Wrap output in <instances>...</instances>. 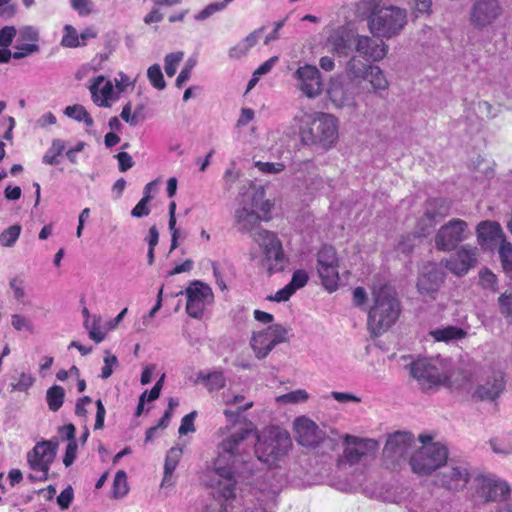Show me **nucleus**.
I'll use <instances>...</instances> for the list:
<instances>
[{
	"label": "nucleus",
	"instance_id": "1",
	"mask_svg": "<svg viewBox=\"0 0 512 512\" xmlns=\"http://www.w3.org/2000/svg\"><path fill=\"white\" fill-rule=\"evenodd\" d=\"M374 305L368 313V329L373 336H379L395 324L401 308L396 292L388 285L373 291Z\"/></svg>",
	"mask_w": 512,
	"mask_h": 512
},
{
	"label": "nucleus",
	"instance_id": "2",
	"mask_svg": "<svg viewBox=\"0 0 512 512\" xmlns=\"http://www.w3.org/2000/svg\"><path fill=\"white\" fill-rule=\"evenodd\" d=\"M292 447L290 434L278 427L268 426L257 434L255 454L268 467H276Z\"/></svg>",
	"mask_w": 512,
	"mask_h": 512
},
{
	"label": "nucleus",
	"instance_id": "3",
	"mask_svg": "<svg viewBox=\"0 0 512 512\" xmlns=\"http://www.w3.org/2000/svg\"><path fill=\"white\" fill-rule=\"evenodd\" d=\"M299 137L303 145L328 150L338 139L337 119L326 113H319L316 117L308 116L300 127Z\"/></svg>",
	"mask_w": 512,
	"mask_h": 512
},
{
	"label": "nucleus",
	"instance_id": "4",
	"mask_svg": "<svg viewBox=\"0 0 512 512\" xmlns=\"http://www.w3.org/2000/svg\"><path fill=\"white\" fill-rule=\"evenodd\" d=\"M410 374L423 392L429 393L441 387H450V374L440 358H419L410 366Z\"/></svg>",
	"mask_w": 512,
	"mask_h": 512
},
{
	"label": "nucleus",
	"instance_id": "5",
	"mask_svg": "<svg viewBox=\"0 0 512 512\" xmlns=\"http://www.w3.org/2000/svg\"><path fill=\"white\" fill-rule=\"evenodd\" d=\"M252 239L263 253V261L267 266L268 273L271 275L283 271L287 258L277 234L266 229H259L252 234Z\"/></svg>",
	"mask_w": 512,
	"mask_h": 512
},
{
	"label": "nucleus",
	"instance_id": "6",
	"mask_svg": "<svg viewBox=\"0 0 512 512\" xmlns=\"http://www.w3.org/2000/svg\"><path fill=\"white\" fill-rule=\"evenodd\" d=\"M406 24V12L396 7L374 11L369 19V29L377 37H392Z\"/></svg>",
	"mask_w": 512,
	"mask_h": 512
},
{
	"label": "nucleus",
	"instance_id": "7",
	"mask_svg": "<svg viewBox=\"0 0 512 512\" xmlns=\"http://www.w3.org/2000/svg\"><path fill=\"white\" fill-rule=\"evenodd\" d=\"M448 458V451L440 444L423 445L410 458V465L414 473L429 475L442 465Z\"/></svg>",
	"mask_w": 512,
	"mask_h": 512
},
{
	"label": "nucleus",
	"instance_id": "8",
	"mask_svg": "<svg viewBox=\"0 0 512 512\" xmlns=\"http://www.w3.org/2000/svg\"><path fill=\"white\" fill-rule=\"evenodd\" d=\"M339 257L331 245H323L317 253V272L323 285L330 292L338 288Z\"/></svg>",
	"mask_w": 512,
	"mask_h": 512
},
{
	"label": "nucleus",
	"instance_id": "9",
	"mask_svg": "<svg viewBox=\"0 0 512 512\" xmlns=\"http://www.w3.org/2000/svg\"><path fill=\"white\" fill-rule=\"evenodd\" d=\"M451 202L445 198H429L425 202L424 213L417 221L416 234L419 237H426L435 228L440 219L447 217L450 213Z\"/></svg>",
	"mask_w": 512,
	"mask_h": 512
},
{
	"label": "nucleus",
	"instance_id": "10",
	"mask_svg": "<svg viewBox=\"0 0 512 512\" xmlns=\"http://www.w3.org/2000/svg\"><path fill=\"white\" fill-rule=\"evenodd\" d=\"M287 341V330L280 324H273L258 332H254L250 341L251 348L257 359H264L279 343Z\"/></svg>",
	"mask_w": 512,
	"mask_h": 512
},
{
	"label": "nucleus",
	"instance_id": "11",
	"mask_svg": "<svg viewBox=\"0 0 512 512\" xmlns=\"http://www.w3.org/2000/svg\"><path fill=\"white\" fill-rule=\"evenodd\" d=\"M468 234L467 222L459 218H453L437 231L434 239L435 246L439 251H452L467 238Z\"/></svg>",
	"mask_w": 512,
	"mask_h": 512
},
{
	"label": "nucleus",
	"instance_id": "12",
	"mask_svg": "<svg viewBox=\"0 0 512 512\" xmlns=\"http://www.w3.org/2000/svg\"><path fill=\"white\" fill-rule=\"evenodd\" d=\"M187 297L186 312L195 319H201L205 308L214 300L211 287L201 281L195 280L185 289Z\"/></svg>",
	"mask_w": 512,
	"mask_h": 512
},
{
	"label": "nucleus",
	"instance_id": "13",
	"mask_svg": "<svg viewBox=\"0 0 512 512\" xmlns=\"http://www.w3.org/2000/svg\"><path fill=\"white\" fill-rule=\"evenodd\" d=\"M58 444L51 440L38 442L27 454V462L33 471L41 472L40 481L48 479L50 466L56 456Z\"/></svg>",
	"mask_w": 512,
	"mask_h": 512
},
{
	"label": "nucleus",
	"instance_id": "14",
	"mask_svg": "<svg viewBox=\"0 0 512 512\" xmlns=\"http://www.w3.org/2000/svg\"><path fill=\"white\" fill-rule=\"evenodd\" d=\"M502 12L499 0H476L470 10V23L477 29H483L492 25Z\"/></svg>",
	"mask_w": 512,
	"mask_h": 512
},
{
	"label": "nucleus",
	"instance_id": "15",
	"mask_svg": "<svg viewBox=\"0 0 512 512\" xmlns=\"http://www.w3.org/2000/svg\"><path fill=\"white\" fill-rule=\"evenodd\" d=\"M300 90L309 98L318 96L323 89L321 74L316 66L304 65L295 72Z\"/></svg>",
	"mask_w": 512,
	"mask_h": 512
},
{
	"label": "nucleus",
	"instance_id": "16",
	"mask_svg": "<svg viewBox=\"0 0 512 512\" xmlns=\"http://www.w3.org/2000/svg\"><path fill=\"white\" fill-rule=\"evenodd\" d=\"M477 262V247H461L446 262V267L455 275H465Z\"/></svg>",
	"mask_w": 512,
	"mask_h": 512
},
{
	"label": "nucleus",
	"instance_id": "17",
	"mask_svg": "<svg viewBox=\"0 0 512 512\" xmlns=\"http://www.w3.org/2000/svg\"><path fill=\"white\" fill-rule=\"evenodd\" d=\"M297 442L306 447H315L323 439V432L317 424L306 417H299L294 422Z\"/></svg>",
	"mask_w": 512,
	"mask_h": 512
},
{
	"label": "nucleus",
	"instance_id": "18",
	"mask_svg": "<svg viewBox=\"0 0 512 512\" xmlns=\"http://www.w3.org/2000/svg\"><path fill=\"white\" fill-rule=\"evenodd\" d=\"M414 443V437L409 432L397 431L390 435L384 453L389 457L402 458L406 456Z\"/></svg>",
	"mask_w": 512,
	"mask_h": 512
},
{
	"label": "nucleus",
	"instance_id": "19",
	"mask_svg": "<svg viewBox=\"0 0 512 512\" xmlns=\"http://www.w3.org/2000/svg\"><path fill=\"white\" fill-rule=\"evenodd\" d=\"M253 432V428L241 427L230 433L218 445L223 454L231 457L241 455L245 440Z\"/></svg>",
	"mask_w": 512,
	"mask_h": 512
},
{
	"label": "nucleus",
	"instance_id": "20",
	"mask_svg": "<svg viewBox=\"0 0 512 512\" xmlns=\"http://www.w3.org/2000/svg\"><path fill=\"white\" fill-rule=\"evenodd\" d=\"M356 51L368 60L380 61L387 54V46L382 40H375L368 36H358Z\"/></svg>",
	"mask_w": 512,
	"mask_h": 512
},
{
	"label": "nucleus",
	"instance_id": "21",
	"mask_svg": "<svg viewBox=\"0 0 512 512\" xmlns=\"http://www.w3.org/2000/svg\"><path fill=\"white\" fill-rule=\"evenodd\" d=\"M215 472L223 481H219L218 490L220 496L226 500L235 498L234 471L232 466H221V459L215 461Z\"/></svg>",
	"mask_w": 512,
	"mask_h": 512
},
{
	"label": "nucleus",
	"instance_id": "22",
	"mask_svg": "<svg viewBox=\"0 0 512 512\" xmlns=\"http://www.w3.org/2000/svg\"><path fill=\"white\" fill-rule=\"evenodd\" d=\"M90 92L93 101L102 107H108L109 101L113 99L114 88L111 81H105L104 76L95 77L90 85Z\"/></svg>",
	"mask_w": 512,
	"mask_h": 512
},
{
	"label": "nucleus",
	"instance_id": "23",
	"mask_svg": "<svg viewBox=\"0 0 512 512\" xmlns=\"http://www.w3.org/2000/svg\"><path fill=\"white\" fill-rule=\"evenodd\" d=\"M469 481V473L466 468L452 467L448 472L443 473L440 478V485L448 490L463 489Z\"/></svg>",
	"mask_w": 512,
	"mask_h": 512
},
{
	"label": "nucleus",
	"instance_id": "24",
	"mask_svg": "<svg viewBox=\"0 0 512 512\" xmlns=\"http://www.w3.org/2000/svg\"><path fill=\"white\" fill-rule=\"evenodd\" d=\"M263 221L261 216L253 210L246 207L240 208L235 212V222L239 225V231L247 232L252 237L260 228V223Z\"/></svg>",
	"mask_w": 512,
	"mask_h": 512
},
{
	"label": "nucleus",
	"instance_id": "25",
	"mask_svg": "<svg viewBox=\"0 0 512 512\" xmlns=\"http://www.w3.org/2000/svg\"><path fill=\"white\" fill-rule=\"evenodd\" d=\"M505 382L502 374L495 375L492 381H487L483 385H479L473 397L477 400H495L504 390Z\"/></svg>",
	"mask_w": 512,
	"mask_h": 512
},
{
	"label": "nucleus",
	"instance_id": "26",
	"mask_svg": "<svg viewBox=\"0 0 512 512\" xmlns=\"http://www.w3.org/2000/svg\"><path fill=\"white\" fill-rule=\"evenodd\" d=\"M481 490L482 496L487 502L503 501L510 493V488L504 481H487L483 484Z\"/></svg>",
	"mask_w": 512,
	"mask_h": 512
},
{
	"label": "nucleus",
	"instance_id": "27",
	"mask_svg": "<svg viewBox=\"0 0 512 512\" xmlns=\"http://www.w3.org/2000/svg\"><path fill=\"white\" fill-rule=\"evenodd\" d=\"M442 281L441 275L437 272L423 274L417 282L418 291L424 296L435 299Z\"/></svg>",
	"mask_w": 512,
	"mask_h": 512
},
{
	"label": "nucleus",
	"instance_id": "28",
	"mask_svg": "<svg viewBox=\"0 0 512 512\" xmlns=\"http://www.w3.org/2000/svg\"><path fill=\"white\" fill-rule=\"evenodd\" d=\"M477 236L483 241H503L504 233L499 223L494 221H482L477 226Z\"/></svg>",
	"mask_w": 512,
	"mask_h": 512
},
{
	"label": "nucleus",
	"instance_id": "29",
	"mask_svg": "<svg viewBox=\"0 0 512 512\" xmlns=\"http://www.w3.org/2000/svg\"><path fill=\"white\" fill-rule=\"evenodd\" d=\"M377 446V442L374 440H361L356 443L353 447H347L344 450V458L349 464H355L360 461V459L366 455V450L368 448L375 449Z\"/></svg>",
	"mask_w": 512,
	"mask_h": 512
},
{
	"label": "nucleus",
	"instance_id": "30",
	"mask_svg": "<svg viewBox=\"0 0 512 512\" xmlns=\"http://www.w3.org/2000/svg\"><path fill=\"white\" fill-rule=\"evenodd\" d=\"M430 335L437 342H449L452 340H460V339L465 338L467 335V332L460 327L449 325V326L431 331Z\"/></svg>",
	"mask_w": 512,
	"mask_h": 512
},
{
	"label": "nucleus",
	"instance_id": "31",
	"mask_svg": "<svg viewBox=\"0 0 512 512\" xmlns=\"http://www.w3.org/2000/svg\"><path fill=\"white\" fill-rule=\"evenodd\" d=\"M369 66L370 65H366L359 58L352 57L347 63V75L353 81L365 80L368 78Z\"/></svg>",
	"mask_w": 512,
	"mask_h": 512
},
{
	"label": "nucleus",
	"instance_id": "32",
	"mask_svg": "<svg viewBox=\"0 0 512 512\" xmlns=\"http://www.w3.org/2000/svg\"><path fill=\"white\" fill-rule=\"evenodd\" d=\"M264 30L263 27L250 33L242 43L232 47L229 51L230 57L239 58L245 55L258 41V33Z\"/></svg>",
	"mask_w": 512,
	"mask_h": 512
},
{
	"label": "nucleus",
	"instance_id": "33",
	"mask_svg": "<svg viewBox=\"0 0 512 512\" xmlns=\"http://www.w3.org/2000/svg\"><path fill=\"white\" fill-rule=\"evenodd\" d=\"M181 454H182V450L178 449V448H171L167 452V455L165 458V463H164V477H163L162 485H164L171 479L172 474L179 463Z\"/></svg>",
	"mask_w": 512,
	"mask_h": 512
},
{
	"label": "nucleus",
	"instance_id": "34",
	"mask_svg": "<svg viewBox=\"0 0 512 512\" xmlns=\"http://www.w3.org/2000/svg\"><path fill=\"white\" fill-rule=\"evenodd\" d=\"M64 114L77 122H84L87 127H92L94 125L93 118L85 109V107L80 104L67 106L65 108Z\"/></svg>",
	"mask_w": 512,
	"mask_h": 512
},
{
	"label": "nucleus",
	"instance_id": "35",
	"mask_svg": "<svg viewBox=\"0 0 512 512\" xmlns=\"http://www.w3.org/2000/svg\"><path fill=\"white\" fill-rule=\"evenodd\" d=\"M65 390L59 385H54L47 390L46 400L49 409L53 412L58 411L64 402Z\"/></svg>",
	"mask_w": 512,
	"mask_h": 512
},
{
	"label": "nucleus",
	"instance_id": "36",
	"mask_svg": "<svg viewBox=\"0 0 512 512\" xmlns=\"http://www.w3.org/2000/svg\"><path fill=\"white\" fill-rule=\"evenodd\" d=\"M374 91L386 90L388 88V81L383 71L378 66H369L368 78H366Z\"/></svg>",
	"mask_w": 512,
	"mask_h": 512
},
{
	"label": "nucleus",
	"instance_id": "37",
	"mask_svg": "<svg viewBox=\"0 0 512 512\" xmlns=\"http://www.w3.org/2000/svg\"><path fill=\"white\" fill-rule=\"evenodd\" d=\"M129 491L127 475L123 470H119L113 480L112 495L114 498H121Z\"/></svg>",
	"mask_w": 512,
	"mask_h": 512
},
{
	"label": "nucleus",
	"instance_id": "38",
	"mask_svg": "<svg viewBox=\"0 0 512 512\" xmlns=\"http://www.w3.org/2000/svg\"><path fill=\"white\" fill-rule=\"evenodd\" d=\"M65 149V144L60 139H54L51 147L47 150V153L43 157V162L48 165L57 164V157L60 156Z\"/></svg>",
	"mask_w": 512,
	"mask_h": 512
},
{
	"label": "nucleus",
	"instance_id": "39",
	"mask_svg": "<svg viewBox=\"0 0 512 512\" xmlns=\"http://www.w3.org/2000/svg\"><path fill=\"white\" fill-rule=\"evenodd\" d=\"M202 380L208 390H220L225 386L226 380L223 372L215 371L202 377Z\"/></svg>",
	"mask_w": 512,
	"mask_h": 512
},
{
	"label": "nucleus",
	"instance_id": "40",
	"mask_svg": "<svg viewBox=\"0 0 512 512\" xmlns=\"http://www.w3.org/2000/svg\"><path fill=\"white\" fill-rule=\"evenodd\" d=\"M64 34L61 39V45L66 48H77L79 47V34L75 27L72 25L64 26Z\"/></svg>",
	"mask_w": 512,
	"mask_h": 512
},
{
	"label": "nucleus",
	"instance_id": "41",
	"mask_svg": "<svg viewBox=\"0 0 512 512\" xmlns=\"http://www.w3.org/2000/svg\"><path fill=\"white\" fill-rule=\"evenodd\" d=\"M147 76L152 86L158 90H163L166 86V82L163 77V73L160 65L154 64L148 68Z\"/></svg>",
	"mask_w": 512,
	"mask_h": 512
},
{
	"label": "nucleus",
	"instance_id": "42",
	"mask_svg": "<svg viewBox=\"0 0 512 512\" xmlns=\"http://www.w3.org/2000/svg\"><path fill=\"white\" fill-rule=\"evenodd\" d=\"M499 256L503 269L506 272H512V244L503 240L499 247Z\"/></svg>",
	"mask_w": 512,
	"mask_h": 512
},
{
	"label": "nucleus",
	"instance_id": "43",
	"mask_svg": "<svg viewBox=\"0 0 512 512\" xmlns=\"http://www.w3.org/2000/svg\"><path fill=\"white\" fill-rule=\"evenodd\" d=\"M20 232V225L16 224L8 227L0 234V243L6 247L12 246L19 238Z\"/></svg>",
	"mask_w": 512,
	"mask_h": 512
},
{
	"label": "nucleus",
	"instance_id": "44",
	"mask_svg": "<svg viewBox=\"0 0 512 512\" xmlns=\"http://www.w3.org/2000/svg\"><path fill=\"white\" fill-rule=\"evenodd\" d=\"M183 59L182 52L169 53L165 56V72L168 77H173L177 71L179 63Z\"/></svg>",
	"mask_w": 512,
	"mask_h": 512
},
{
	"label": "nucleus",
	"instance_id": "45",
	"mask_svg": "<svg viewBox=\"0 0 512 512\" xmlns=\"http://www.w3.org/2000/svg\"><path fill=\"white\" fill-rule=\"evenodd\" d=\"M479 283L484 289H489L492 292L497 291V277L488 269H484L480 272Z\"/></svg>",
	"mask_w": 512,
	"mask_h": 512
},
{
	"label": "nucleus",
	"instance_id": "46",
	"mask_svg": "<svg viewBox=\"0 0 512 512\" xmlns=\"http://www.w3.org/2000/svg\"><path fill=\"white\" fill-rule=\"evenodd\" d=\"M117 365V357L111 354L110 352H106V355L104 357V366L101 369V378L108 379L113 373V368L116 367Z\"/></svg>",
	"mask_w": 512,
	"mask_h": 512
},
{
	"label": "nucleus",
	"instance_id": "47",
	"mask_svg": "<svg viewBox=\"0 0 512 512\" xmlns=\"http://www.w3.org/2000/svg\"><path fill=\"white\" fill-rule=\"evenodd\" d=\"M308 274L304 270H296L291 278L288 285L296 292L298 289L304 287L308 282Z\"/></svg>",
	"mask_w": 512,
	"mask_h": 512
},
{
	"label": "nucleus",
	"instance_id": "48",
	"mask_svg": "<svg viewBox=\"0 0 512 512\" xmlns=\"http://www.w3.org/2000/svg\"><path fill=\"white\" fill-rule=\"evenodd\" d=\"M255 166L259 171L267 174H277L282 172L285 169V165L280 162L271 163V162H262L257 161Z\"/></svg>",
	"mask_w": 512,
	"mask_h": 512
},
{
	"label": "nucleus",
	"instance_id": "49",
	"mask_svg": "<svg viewBox=\"0 0 512 512\" xmlns=\"http://www.w3.org/2000/svg\"><path fill=\"white\" fill-rule=\"evenodd\" d=\"M35 379L26 373H21L17 382L12 384L14 391L25 392L33 386Z\"/></svg>",
	"mask_w": 512,
	"mask_h": 512
},
{
	"label": "nucleus",
	"instance_id": "50",
	"mask_svg": "<svg viewBox=\"0 0 512 512\" xmlns=\"http://www.w3.org/2000/svg\"><path fill=\"white\" fill-rule=\"evenodd\" d=\"M196 414H197L196 411H192L182 418L180 427L178 429V432L180 435H186L190 432L195 431L194 420H195Z\"/></svg>",
	"mask_w": 512,
	"mask_h": 512
},
{
	"label": "nucleus",
	"instance_id": "51",
	"mask_svg": "<svg viewBox=\"0 0 512 512\" xmlns=\"http://www.w3.org/2000/svg\"><path fill=\"white\" fill-rule=\"evenodd\" d=\"M498 302L501 314L505 317H512V292L503 293Z\"/></svg>",
	"mask_w": 512,
	"mask_h": 512
},
{
	"label": "nucleus",
	"instance_id": "52",
	"mask_svg": "<svg viewBox=\"0 0 512 512\" xmlns=\"http://www.w3.org/2000/svg\"><path fill=\"white\" fill-rule=\"evenodd\" d=\"M308 399V394L305 390L298 389L279 397V400H283L288 403L303 402Z\"/></svg>",
	"mask_w": 512,
	"mask_h": 512
},
{
	"label": "nucleus",
	"instance_id": "53",
	"mask_svg": "<svg viewBox=\"0 0 512 512\" xmlns=\"http://www.w3.org/2000/svg\"><path fill=\"white\" fill-rule=\"evenodd\" d=\"M16 33L14 26H5L0 29V47H8L13 42Z\"/></svg>",
	"mask_w": 512,
	"mask_h": 512
},
{
	"label": "nucleus",
	"instance_id": "54",
	"mask_svg": "<svg viewBox=\"0 0 512 512\" xmlns=\"http://www.w3.org/2000/svg\"><path fill=\"white\" fill-rule=\"evenodd\" d=\"M71 6L80 16H88L92 13L91 0H71Z\"/></svg>",
	"mask_w": 512,
	"mask_h": 512
},
{
	"label": "nucleus",
	"instance_id": "55",
	"mask_svg": "<svg viewBox=\"0 0 512 512\" xmlns=\"http://www.w3.org/2000/svg\"><path fill=\"white\" fill-rule=\"evenodd\" d=\"M147 197H142L136 206L131 210V215L135 218H141L150 214Z\"/></svg>",
	"mask_w": 512,
	"mask_h": 512
},
{
	"label": "nucleus",
	"instance_id": "56",
	"mask_svg": "<svg viewBox=\"0 0 512 512\" xmlns=\"http://www.w3.org/2000/svg\"><path fill=\"white\" fill-rule=\"evenodd\" d=\"M120 116L126 123L130 125H136L138 123V111H134L132 114V105L130 102L124 105Z\"/></svg>",
	"mask_w": 512,
	"mask_h": 512
},
{
	"label": "nucleus",
	"instance_id": "57",
	"mask_svg": "<svg viewBox=\"0 0 512 512\" xmlns=\"http://www.w3.org/2000/svg\"><path fill=\"white\" fill-rule=\"evenodd\" d=\"M223 10V5L217 3H211L207 5L203 10H201L196 16L195 19L198 21H202L213 15L214 13Z\"/></svg>",
	"mask_w": 512,
	"mask_h": 512
},
{
	"label": "nucleus",
	"instance_id": "58",
	"mask_svg": "<svg viewBox=\"0 0 512 512\" xmlns=\"http://www.w3.org/2000/svg\"><path fill=\"white\" fill-rule=\"evenodd\" d=\"M16 51L13 52L14 59L24 58L31 53L37 52L39 50V46L37 44H24L22 46H17Z\"/></svg>",
	"mask_w": 512,
	"mask_h": 512
},
{
	"label": "nucleus",
	"instance_id": "59",
	"mask_svg": "<svg viewBox=\"0 0 512 512\" xmlns=\"http://www.w3.org/2000/svg\"><path fill=\"white\" fill-rule=\"evenodd\" d=\"M73 500V490L71 487H68L61 491L59 496L57 497V503L61 509H68L71 502Z\"/></svg>",
	"mask_w": 512,
	"mask_h": 512
},
{
	"label": "nucleus",
	"instance_id": "60",
	"mask_svg": "<svg viewBox=\"0 0 512 512\" xmlns=\"http://www.w3.org/2000/svg\"><path fill=\"white\" fill-rule=\"evenodd\" d=\"M11 323H12V326L18 331L26 330V331L32 332L31 323L25 317H23L19 314H14L12 316Z\"/></svg>",
	"mask_w": 512,
	"mask_h": 512
},
{
	"label": "nucleus",
	"instance_id": "61",
	"mask_svg": "<svg viewBox=\"0 0 512 512\" xmlns=\"http://www.w3.org/2000/svg\"><path fill=\"white\" fill-rule=\"evenodd\" d=\"M77 454V443L76 441H69L66 447L65 455L63 457V463L66 467L72 465Z\"/></svg>",
	"mask_w": 512,
	"mask_h": 512
},
{
	"label": "nucleus",
	"instance_id": "62",
	"mask_svg": "<svg viewBox=\"0 0 512 512\" xmlns=\"http://www.w3.org/2000/svg\"><path fill=\"white\" fill-rule=\"evenodd\" d=\"M294 293L293 289H291L287 284L282 289L278 290L274 296H270L268 299L275 302H285L289 300Z\"/></svg>",
	"mask_w": 512,
	"mask_h": 512
},
{
	"label": "nucleus",
	"instance_id": "63",
	"mask_svg": "<svg viewBox=\"0 0 512 512\" xmlns=\"http://www.w3.org/2000/svg\"><path fill=\"white\" fill-rule=\"evenodd\" d=\"M119 163V170L125 172L133 166V160L129 153L122 151L116 155Z\"/></svg>",
	"mask_w": 512,
	"mask_h": 512
},
{
	"label": "nucleus",
	"instance_id": "64",
	"mask_svg": "<svg viewBox=\"0 0 512 512\" xmlns=\"http://www.w3.org/2000/svg\"><path fill=\"white\" fill-rule=\"evenodd\" d=\"M490 446L495 453L509 454L512 452V447L509 443H505L498 439H491Z\"/></svg>",
	"mask_w": 512,
	"mask_h": 512
}]
</instances>
